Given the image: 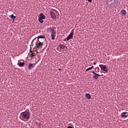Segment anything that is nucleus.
I'll return each mask as SVG.
<instances>
[{
	"label": "nucleus",
	"mask_w": 128,
	"mask_h": 128,
	"mask_svg": "<svg viewBox=\"0 0 128 128\" xmlns=\"http://www.w3.org/2000/svg\"><path fill=\"white\" fill-rule=\"evenodd\" d=\"M30 113L28 111H25L20 114V118L24 122L28 120H30Z\"/></svg>",
	"instance_id": "obj_1"
},
{
	"label": "nucleus",
	"mask_w": 128,
	"mask_h": 128,
	"mask_svg": "<svg viewBox=\"0 0 128 128\" xmlns=\"http://www.w3.org/2000/svg\"><path fill=\"white\" fill-rule=\"evenodd\" d=\"M128 117V112H123L121 114V118H126Z\"/></svg>",
	"instance_id": "obj_6"
},
{
	"label": "nucleus",
	"mask_w": 128,
	"mask_h": 128,
	"mask_svg": "<svg viewBox=\"0 0 128 128\" xmlns=\"http://www.w3.org/2000/svg\"><path fill=\"white\" fill-rule=\"evenodd\" d=\"M88 0V2H92V0Z\"/></svg>",
	"instance_id": "obj_23"
},
{
	"label": "nucleus",
	"mask_w": 128,
	"mask_h": 128,
	"mask_svg": "<svg viewBox=\"0 0 128 128\" xmlns=\"http://www.w3.org/2000/svg\"><path fill=\"white\" fill-rule=\"evenodd\" d=\"M120 12L122 14V16H126V11L125 10H122L120 11Z\"/></svg>",
	"instance_id": "obj_11"
},
{
	"label": "nucleus",
	"mask_w": 128,
	"mask_h": 128,
	"mask_svg": "<svg viewBox=\"0 0 128 128\" xmlns=\"http://www.w3.org/2000/svg\"><path fill=\"white\" fill-rule=\"evenodd\" d=\"M94 66H96V62H94Z\"/></svg>",
	"instance_id": "obj_24"
},
{
	"label": "nucleus",
	"mask_w": 128,
	"mask_h": 128,
	"mask_svg": "<svg viewBox=\"0 0 128 128\" xmlns=\"http://www.w3.org/2000/svg\"><path fill=\"white\" fill-rule=\"evenodd\" d=\"M38 21L40 22L41 24H42L44 22V20L42 18H40V17H39L38 18Z\"/></svg>",
	"instance_id": "obj_19"
},
{
	"label": "nucleus",
	"mask_w": 128,
	"mask_h": 128,
	"mask_svg": "<svg viewBox=\"0 0 128 128\" xmlns=\"http://www.w3.org/2000/svg\"><path fill=\"white\" fill-rule=\"evenodd\" d=\"M30 52L31 53V58H34V56H36V53L34 52V51L32 52V51L30 50Z\"/></svg>",
	"instance_id": "obj_12"
},
{
	"label": "nucleus",
	"mask_w": 128,
	"mask_h": 128,
	"mask_svg": "<svg viewBox=\"0 0 128 128\" xmlns=\"http://www.w3.org/2000/svg\"><path fill=\"white\" fill-rule=\"evenodd\" d=\"M36 46L37 48H42V46H44V42H40V40H38L36 42Z\"/></svg>",
	"instance_id": "obj_2"
},
{
	"label": "nucleus",
	"mask_w": 128,
	"mask_h": 128,
	"mask_svg": "<svg viewBox=\"0 0 128 128\" xmlns=\"http://www.w3.org/2000/svg\"><path fill=\"white\" fill-rule=\"evenodd\" d=\"M50 14L51 16V18L52 20H56V14L52 11H50Z\"/></svg>",
	"instance_id": "obj_9"
},
{
	"label": "nucleus",
	"mask_w": 128,
	"mask_h": 128,
	"mask_svg": "<svg viewBox=\"0 0 128 128\" xmlns=\"http://www.w3.org/2000/svg\"><path fill=\"white\" fill-rule=\"evenodd\" d=\"M110 3H108V2H107V6H108V8H112V2H110Z\"/></svg>",
	"instance_id": "obj_15"
},
{
	"label": "nucleus",
	"mask_w": 128,
	"mask_h": 128,
	"mask_svg": "<svg viewBox=\"0 0 128 128\" xmlns=\"http://www.w3.org/2000/svg\"><path fill=\"white\" fill-rule=\"evenodd\" d=\"M94 68V66H92V67L88 68L86 70V72H88V70H92Z\"/></svg>",
	"instance_id": "obj_20"
},
{
	"label": "nucleus",
	"mask_w": 128,
	"mask_h": 128,
	"mask_svg": "<svg viewBox=\"0 0 128 128\" xmlns=\"http://www.w3.org/2000/svg\"><path fill=\"white\" fill-rule=\"evenodd\" d=\"M49 30H52V33L50 35L52 40H54V38H56V36H54V28H49Z\"/></svg>",
	"instance_id": "obj_3"
},
{
	"label": "nucleus",
	"mask_w": 128,
	"mask_h": 128,
	"mask_svg": "<svg viewBox=\"0 0 128 128\" xmlns=\"http://www.w3.org/2000/svg\"><path fill=\"white\" fill-rule=\"evenodd\" d=\"M99 66L100 68L102 70H104V72H108V68H106V65L100 64Z\"/></svg>",
	"instance_id": "obj_4"
},
{
	"label": "nucleus",
	"mask_w": 128,
	"mask_h": 128,
	"mask_svg": "<svg viewBox=\"0 0 128 128\" xmlns=\"http://www.w3.org/2000/svg\"><path fill=\"white\" fill-rule=\"evenodd\" d=\"M9 17L10 18H12V20H16V16H14V14L10 15Z\"/></svg>",
	"instance_id": "obj_14"
},
{
	"label": "nucleus",
	"mask_w": 128,
	"mask_h": 128,
	"mask_svg": "<svg viewBox=\"0 0 128 128\" xmlns=\"http://www.w3.org/2000/svg\"><path fill=\"white\" fill-rule=\"evenodd\" d=\"M92 74H94L93 78H94L95 80H98V76H100V74L96 73L94 71H92Z\"/></svg>",
	"instance_id": "obj_8"
},
{
	"label": "nucleus",
	"mask_w": 128,
	"mask_h": 128,
	"mask_svg": "<svg viewBox=\"0 0 128 128\" xmlns=\"http://www.w3.org/2000/svg\"><path fill=\"white\" fill-rule=\"evenodd\" d=\"M36 54H38V51L37 50H36Z\"/></svg>",
	"instance_id": "obj_21"
},
{
	"label": "nucleus",
	"mask_w": 128,
	"mask_h": 128,
	"mask_svg": "<svg viewBox=\"0 0 128 128\" xmlns=\"http://www.w3.org/2000/svg\"><path fill=\"white\" fill-rule=\"evenodd\" d=\"M39 18H42V20H45L46 18V16H44L43 14L41 13L40 14Z\"/></svg>",
	"instance_id": "obj_13"
},
{
	"label": "nucleus",
	"mask_w": 128,
	"mask_h": 128,
	"mask_svg": "<svg viewBox=\"0 0 128 128\" xmlns=\"http://www.w3.org/2000/svg\"><path fill=\"white\" fill-rule=\"evenodd\" d=\"M86 98H88V100H90V98H92V96H90V94H86Z\"/></svg>",
	"instance_id": "obj_17"
},
{
	"label": "nucleus",
	"mask_w": 128,
	"mask_h": 128,
	"mask_svg": "<svg viewBox=\"0 0 128 128\" xmlns=\"http://www.w3.org/2000/svg\"><path fill=\"white\" fill-rule=\"evenodd\" d=\"M34 68V64H29L28 66V70H31V68Z\"/></svg>",
	"instance_id": "obj_10"
},
{
	"label": "nucleus",
	"mask_w": 128,
	"mask_h": 128,
	"mask_svg": "<svg viewBox=\"0 0 128 128\" xmlns=\"http://www.w3.org/2000/svg\"><path fill=\"white\" fill-rule=\"evenodd\" d=\"M40 38H46V36H40L38 37V40H40Z\"/></svg>",
	"instance_id": "obj_18"
},
{
	"label": "nucleus",
	"mask_w": 128,
	"mask_h": 128,
	"mask_svg": "<svg viewBox=\"0 0 128 128\" xmlns=\"http://www.w3.org/2000/svg\"><path fill=\"white\" fill-rule=\"evenodd\" d=\"M18 66H24V62H18Z\"/></svg>",
	"instance_id": "obj_16"
},
{
	"label": "nucleus",
	"mask_w": 128,
	"mask_h": 128,
	"mask_svg": "<svg viewBox=\"0 0 128 128\" xmlns=\"http://www.w3.org/2000/svg\"><path fill=\"white\" fill-rule=\"evenodd\" d=\"M72 36H74V32L72 31L70 34L66 38V40H72Z\"/></svg>",
	"instance_id": "obj_7"
},
{
	"label": "nucleus",
	"mask_w": 128,
	"mask_h": 128,
	"mask_svg": "<svg viewBox=\"0 0 128 128\" xmlns=\"http://www.w3.org/2000/svg\"><path fill=\"white\" fill-rule=\"evenodd\" d=\"M58 48H61V50H68V46L64 44H60L58 46Z\"/></svg>",
	"instance_id": "obj_5"
},
{
	"label": "nucleus",
	"mask_w": 128,
	"mask_h": 128,
	"mask_svg": "<svg viewBox=\"0 0 128 128\" xmlns=\"http://www.w3.org/2000/svg\"><path fill=\"white\" fill-rule=\"evenodd\" d=\"M34 39L32 40V42H34Z\"/></svg>",
	"instance_id": "obj_26"
},
{
	"label": "nucleus",
	"mask_w": 128,
	"mask_h": 128,
	"mask_svg": "<svg viewBox=\"0 0 128 128\" xmlns=\"http://www.w3.org/2000/svg\"><path fill=\"white\" fill-rule=\"evenodd\" d=\"M68 128H74V127L70 126H68Z\"/></svg>",
	"instance_id": "obj_22"
},
{
	"label": "nucleus",
	"mask_w": 128,
	"mask_h": 128,
	"mask_svg": "<svg viewBox=\"0 0 128 128\" xmlns=\"http://www.w3.org/2000/svg\"><path fill=\"white\" fill-rule=\"evenodd\" d=\"M58 70H62V69L60 68H59Z\"/></svg>",
	"instance_id": "obj_25"
}]
</instances>
